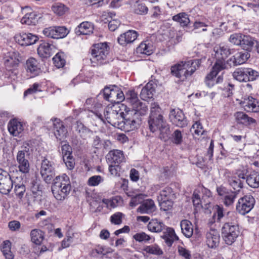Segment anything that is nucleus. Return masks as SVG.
Here are the masks:
<instances>
[{
    "label": "nucleus",
    "mask_w": 259,
    "mask_h": 259,
    "mask_svg": "<svg viewBox=\"0 0 259 259\" xmlns=\"http://www.w3.org/2000/svg\"><path fill=\"white\" fill-rule=\"evenodd\" d=\"M156 206L152 199H147L138 208L137 211L141 213L150 214L156 210Z\"/></svg>",
    "instance_id": "nucleus-30"
},
{
    "label": "nucleus",
    "mask_w": 259,
    "mask_h": 259,
    "mask_svg": "<svg viewBox=\"0 0 259 259\" xmlns=\"http://www.w3.org/2000/svg\"><path fill=\"white\" fill-rule=\"evenodd\" d=\"M191 131L197 136L202 135L204 132L203 126L199 121H196L193 124Z\"/></svg>",
    "instance_id": "nucleus-58"
},
{
    "label": "nucleus",
    "mask_w": 259,
    "mask_h": 259,
    "mask_svg": "<svg viewBox=\"0 0 259 259\" xmlns=\"http://www.w3.org/2000/svg\"><path fill=\"white\" fill-rule=\"evenodd\" d=\"M31 241L36 245H39L44 239V233L39 229H35L30 232Z\"/></svg>",
    "instance_id": "nucleus-40"
},
{
    "label": "nucleus",
    "mask_w": 259,
    "mask_h": 259,
    "mask_svg": "<svg viewBox=\"0 0 259 259\" xmlns=\"http://www.w3.org/2000/svg\"><path fill=\"white\" fill-rule=\"evenodd\" d=\"M165 225L157 219H152L148 223L147 228L151 232L160 233L165 230Z\"/></svg>",
    "instance_id": "nucleus-34"
},
{
    "label": "nucleus",
    "mask_w": 259,
    "mask_h": 259,
    "mask_svg": "<svg viewBox=\"0 0 259 259\" xmlns=\"http://www.w3.org/2000/svg\"><path fill=\"white\" fill-rule=\"evenodd\" d=\"M17 165L20 172L27 174L30 170L29 156L25 150L19 151L16 155Z\"/></svg>",
    "instance_id": "nucleus-13"
},
{
    "label": "nucleus",
    "mask_w": 259,
    "mask_h": 259,
    "mask_svg": "<svg viewBox=\"0 0 259 259\" xmlns=\"http://www.w3.org/2000/svg\"><path fill=\"white\" fill-rule=\"evenodd\" d=\"M155 89L153 86V84L148 82L142 89L140 93V97L143 100H147L152 98Z\"/></svg>",
    "instance_id": "nucleus-39"
},
{
    "label": "nucleus",
    "mask_w": 259,
    "mask_h": 259,
    "mask_svg": "<svg viewBox=\"0 0 259 259\" xmlns=\"http://www.w3.org/2000/svg\"><path fill=\"white\" fill-rule=\"evenodd\" d=\"M64 57V54L63 53H58L53 57L54 63L57 68H61L64 66L65 60Z\"/></svg>",
    "instance_id": "nucleus-49"
},
{
    "label": "nucleus",
    "mask_w": 259,
    "mask_h": 259,
    "mask_svg": "<svg viewBox=\"0 0 259 259\" xmlns=\"http://www.w3.org/2000/svg\"><path fill=\"white\" fill-rule=\"evenodd\" d=\"M145 195L143 194H138L132 198L130 203V206L134 207L143 201Z\"/></svg>",
    "instance_id": "nucleus-63"
},
{
    "label": "nucleus",
    "mask_w": 259,
    "mask_h": 259,
    "mask_svg": "<svg viewBox=\"0 0 259 259\" xmlns=\"http://www.w3.org/2000/svg\"><path fill=\"white\" fill-rule=\"evenodd\" d=\"M126 101L132 106V109L130 111L131 115H133L136 120L140 121L138 116L146 114L148 108L141 102L138 98V95L134 91H128L126 94Z\"/></svg>",
    "instance_id": "nucleus-6"
},
{
    "label": "nucleus",
    "mask_w": 259,
    "mask_h": 259,
    "mask_svg": "<svg viewBox=\"0 0 259 259\" xmlns=\"http://www.w3.org/2000/svg\"><path fill=\"white\" fill-rule=\"evenodd\" d=\"M52 10L57 15L61 16L65 14L68 8L63 4L56 3L52 6Z\"/></svg>",
    "instance_id": "nucleus-50"
},
{
    "label": "nucleus",
    "mask_w": 259,
    "mask_h": 259,
    "mask_svg": "<svg viewBox=\"0 0 259 259\" xmlns=\"http://www.w3.org/2000/svg\"><path fill=\"white\" fill-rule=\"evenodd\" d=\"M11 243L5 240L2 244L1 250L6 259H14V255L11 250Z\"/></svg>",
    "instance_id": "nucleus-45"
},
{
    "label": "nucleus",
    "mask_w": 259,
    "mask_h": 259,
    "mask_svg": "<svg viewBox=\"0 0 259 259\" xmlns=\"http://www.w3.org/2000/svg\"><path fill=\"white\" fill-rule=\"evenodd\" d=\"M133 238L139 242H148L151 239V237L144 232L136 233L133 236Z\"/></svg>",
    "instance_id": "nucleus-56"
},
{
    "label": "nucleus",
    "mask_w": 259,
    "mask_h": 259,
    "mask_svg": "<svg viewBox=\"0 0 259 259\" xmlns=\"http://www.w3.org/2000/svg\"><path fill=\"white\" fill-rule=\"evenodd\" d=\"M94 30L93 24L89 22H83L75 29L77 35H89L93 33Z\"/></svg>",
    "instance_id": "nucleus-33"
},
{
    "label": "nucleus",
    "mask_w": 259,
    "mask_h": 259,
    "mask_svg": "<svg viewBox=\"0 0 259 259\" xmlns=\"http://www.w3.org/2000/svg\"><path fill=\"white\" fill-rule=\"evenodd\" d=\"M69 31L63 26H50L44 29L42 33L47 37L60 39L65 37Z\"/></svg>",
    "instance_id": "nucleus-12"
},
{
    "label": "nucleus",
    "mask_w": 259,
    "mask_h": 259,
    "mask_svg": "<svg viewBox=\"0 0 259 259\" xmlns=\"http://www.w3.org/2000/svg\"><path fill=\"white\" fill-rule=\"evenodd\" d=\"M19 63L18 53L14 52H9L4 57V63L8 70L17 67Z\"/></svg>",
    "instance_id": "nucleus-23"
},
{
    "label": "nucleus",
    "mask_w": 259,
    "mask_h": 259,
    "mask_svg": "<svg viewBox=\"0 0 259 259\" xmlns=\"http://www.w3.org/2000/svg\"><path fill=\"white\" fill-rule=\"evenodd\" d=\"M54 46L45 41H41L38 48V54L41 57H48L52 54V49Z\"/></svg>",
    "instance_id": "nucleus-31"
},
{
    "label": "nucleus",
    "mask_w": 259,
    "mask_h": 259,
    "mask_svg": "<svg viewBox=\"0 0 259 259\" xmlns=\"http://www.w3.org/2000/svg\"><path fill=\"white\" fill-rule=\"evenodd\" d=\"M178 252L179 254L184 259L191 258V251L183 246H178Z\"/></svg>",
    "instance_id": "nucleus-61"
},
{
    "label": "nucleus",
    "mask_w": 259,
    "mask_h": 259,
    "mask_svg": "<svg viewBox=\"0 0 259 259\" xmlns=\"http://www.w3.org/2000/svg\"><path fill=\"white\" fill-rule=\"evenodd\" d=\"M14 178L6 170L0 169V193L7 194L10 192L13 188L12 181Z\"/></svg>",
    "instance_id": "nucleus-11"
},
{
    "label": "nucleus",
    "mask_w": 259,
    "mask_h": 259,
    "mask_svg": "<svg viewBox=\"0 0 259 259\" xmlns=\"http://www.w3.org/2000/svg\"><path fill=\"white\" fill-rule=\"evenodd\" d=\"M25 68L27 73L30 77H34L38 75L41 69L38 61L33 58H30L26 61Z\"/></svg>",
    "instance_id": "nucleus-20"
},
{
    "label": "nucleus",
    "mask_w": 259,
    "mask_h": 259,
    "mask_svg": "<svg viewBox=\"0 0 259 259\" xmlns=\"http://www.w3.org/2000/svg\"><path fill=\"white\" fill-rule=\"evenodd\" d=\"M172 141L177 145L181 144L183 142V136L180 131L177 130L172 134Z\"/></svg>",
    "instance_id": "nucleus-62"
},
{
    "label": "nucleus",
    "mask_w": 259,
    "mask_h": 259,
    "mask_svg": "<svg viewBox=\"0 0 259 259\" xmlns=\"http://www.w3.org/2000/svg\"><path fill=\"white\" fill-rule=\"evenodd\" d=\"M154 49L153 43L150 40H146L141 42L137 48L136 51L138 54L149 56L153 53Z\"/></svg>",
    "instance_id": "nucleus-29"
},
{
    "label": "nucleus",
    "mask_w": 259,
    "mask_h": 259,
    "mask_svg": "<svg viewBox=\"0 0 259 259\" xmlns=\"http://www.w3.org/2000/svg\"><path fill=\"white\" fill-rule=\"evenodd\" d=\"M70 179L66 174L57 176L54 180L52 191L54 197L59 201L65 199L71 190Z\"/></svg>",
    "instance_id": "nucleus-4"
},
{
    "label": "nucleus",
    "mask_w": 259,
    "mask_h": 259,
    "mask_svg": "<svg viewBox=\"0 0 259 259\" xmlns=\"http://www.w3.org/2000/svg\"><path fill=\"white\" fill-rule=\"evenodd\" d=\"M175 199H162L161 201H158L160 209L163 211H166L170 210L173 206L174 200Z\"/></svg>",
    "instance_id": "nucleus-53"
},
{
    "label": "nucleus",
    "mask_w": 259,
    "mask_h": 259,
    "mask_svg": "<svg viewBox=\"0 0 259 259\" xmlns=\"http://www.w3.org/2000/svg\"><path fill=\"white\" fill-rule=\"evenodd\" d=\"M51 120L53 122V132L56 138L60 141L65 139L67 135V130L62 121L57 118H52Z\"/></svg>",
    "instance_id": "nucleus-17"
},
{
    "label": "nucleus",
    "mask_w": 259,
    "mask_h": 259,
    "mask_svg": "<svg viewBox=\"0 0 259 259\" xmlns=\"http://www.w3.org/2000/svg\"><path fill=\"white\" fill-rule=\"evenodd\" d=\"M176 198V194L172 189L168 186L163 188L159 192L158 196V201H161L162 199H175Z\"/></svg>",
    "instance_id": "nucleus-38"
},
{
    "label": "nucleus",
    "mask_w": 259,
    "mask_h": 259,
    "mask_svg": "<svg viewBox=\"0 0 259 259\" xmlns=\"http://www.w3.org/2000/svg\"><path fill=\"white\" fill-rule=\"evenodd\" d=\"M63 158L65 159L72 156V148L68 144H65L62 146Z\"/></svg>",
    "instance_id": "nucleus-64"
},
{
    "label": "nucleus",
    "mask_w": 259,
    "mask_h": 259,
    "mask_svg": "<svg viewBox=\"0 0 259 259\" xmlns=\"http://www.w3.org/2000/svg\"><path fill=\"white\" fill-rule=\"evenodd\" d=\"M199 65L197 60L180 61L170 67V73L179 80L184 81L195 72Z\"/></svg>",
    "instance_id": "nucleus-2"
},
{
    "label": "nucleus",
    "mask_w": 259,
    "mask_h": 259,
    "mask_svg": "<svg viewBox=\"0 0 259 259\" xmlns=\"http://www.w3.org/2000/svg\"><path fill=\"white\" fill-rule=\"evenodd\" d=\"M138 36V32L135 30H129L123 33L118 37L117 41L121 46H125L134 42Z\"/></svg>",
    "instance_id": "nucleus-22"
},
{
    "label": "nucleus",
    "mask_w": 259,
    "mask_h": 259,
    "mask_svg": "<svg viewBox=\"0 0 259 259\" xmlns=\"http://www.w3.org/2000/svg\"><path fill=\"white\" fill-rule=\"evenodd\" d=\"M180 226L183 235L187 238L192 237L193 233V227L192 223L187 220H184L181 222Z\"/></svg>",
    "instance_id": "nucleus-37"
},
{
    "label": "nucleus",
    "mask_w": 259,
    "mask_h": 259,
    "mask_svg": "<svg viewBox=\"0 0 259 259\" xmlns=\"http://www.w3.org/2000/svg\"><path fill=\"white\" fill-rule=\"evenodd\" d=\"M143 251L146 253L158 256L163 253L162 249L156 244L145 246L143 248Z\"/></svg>",
    "instance_id": "nucleus-42"
},
{
    "label": "nucleus",
    "mask_w": 259,
    "mask_h": 259,
    "mask_svg": "<svg viewBox=\"0 0 259 259\" xmlns=\"http://www.w3.org/2000/svg\"><path fill=\"white\" fill-rule=\"evenodd\" d=\"M243 34L239 33H235L231 34L229 38L230 43L236 46H241Z\"/></svg>",
    "instance_id": "nucleus-55"
},
{
    "label": "nucleus",
    "mask_w": 259,
    "mask_h": 259,
    "mask_svg": "<svg viewBox=\"0 0 259 259\" xmlns=\"http://www.w3.org/2000/svg\"><path fill=\"white\" fill-rule=\"evenodd\" d=\"M233 78L239 82H247L246 67L236 68L232 73Z\"/></svg>",
    "instance_id": "nucleus-43"
},
{
    "label": "nucleus",
    "mask_w": 259,
    "mask_h": 259,
    "mask_svg": "<svg viewBox=\"0 0 259 259\" xmlns=\"http://www.w3.org/2000/svg\"><path fill=\"white\" fill-rule=\"evenodd\" d=\"M214 209L215 211L213 214L212 218L208 222V224L210 225L213 224L215 222H220L224 217L226 218L230 216V214H233L232 212H228L226 215H225L223 207L218 205L215 206Z\"/></svg>",
    "instance_id": "nucleus-32"
},
{
    "label": "nucleus",
    "mask_w": 259,
    "mask_h": 259,
    "mask_svg": "<svg viewBox=\"0 0 259 259\" xmlns=\"http://www.w3.org/2000/svg\"><path fill=\"white\" fill-rule=\"evenodd\" d=\"M13 182V187L14 186V191L17 196L22 198L25 192V186L21 177H16Z\"/></svg>",
    "instance_id": "nucleus-35"
},
{
    "label": "nucleus",
    "mask_w": 259,
    "mask_h": 259,
    "mask_svg": "<svg viewBox=\"0 0 259 259\" xmlns=\"http://www.w3.org/2000/svg\"><path fill=\"white\" fill-rule=\"evenodd\" d=\"M101 21L105 24H107L108 28L111 31H113V14L112 13L104 12L101 17Z\"/></svg>",
    "instance_id": "nucleus-48"
},
{
    "label": "nucleus",
    "mask_w": 259,
    "mask_h": 259,
    "mask_svg": "<svg viewBox=\"0 0 259 259\" xmlns=\"http://www.w3.org/2000/svg\"><path fill=\"white\" fill-rule=\"evenodd\" d=\"M42 91V83L40 82H35L29 89H28L24 93V96L26 97L28 95L33 94L38 92Z\"/></svg>",
    "instance_id": "nucleus-51"
},
{
    "label": "nucleus",
    "mask_w": 259,
    "mask_h": 259,
    "mask_svg": "<svg viewBox=\"0 0 259 259\" xmlns=\"http://www.w3.org/2000/svg\"><path fill=\"white\" fill-rule=\"evenodd\" d=\"M226 67V65L222 61H219L214 63L211 71L205 78V82L208 87L211 88L215 84L220 83L223 82V77L222 75H219L217 78H215V77L219 72L225 69Z\"/></svg>",
    "instance_id": "nucleus-8"
},
{
    "label": "nucleus",
    "mask_w": 259,
    "mask_h": 259,
    "mask_svg": "<svg viewBox=\"0 0 259 259\" xmlns=\"http://www.w3.org/2000/svg\"><path fill=\"white\" fill-rule=\"evenodd\" d=\"M224 176L229 185L236 191L242 188V180L238 179L236 176H233L229 170H225Z\"/></svg>",
    "instance_id": "nucleus-26"
},
{
    "label": "nucleus",
    "mask_w": 259,
    "mask_h": 259,
    "mask_svg": "<svg viewBox=\"0 0 259 259\" xmlns=\"http://www.w3.org/2000/svg\"><path fill=\"white\" fill-rule=\"evenodd\" d=\"M40 172L42 179L46 183H51L55 176L54 162L47 158H44L41 161Z\"/></svg>",
    "instance_id": "nucleus-9"
},
{
    "label": "nucleus",
    "mask_w": 259,
    "mask_h": 259,
    "mask_svg": "<svg viewBox=\"0 0 259 259\" xmlns=\"http://www.w3.org/2000/svg\"><path fill=\"white\" fill-rule=\"evenodd\" d=\"M165 230L161 237L164 240L166 244L168 246H171L175 241L179 239V237L176 234L173 228L166 227Z\"/></svg>",
    "instance_id": "nucleus-27"
},
{
    "label": "nucleus",
    "mask_w": 259,
    "mask_h": 259,
    "mask_svg": "<svg viewBox=\"0 0 259 259\" xmlns=\"http://www.w3.org/2000/svg\"><path fill=\"white\" fill-rule=\"evenodd\" d=\"M148 124L150 131L152 133L157 132L161 139L166 140L168 138L169 127L163 116L161 108L156 102H152L150 104Z\"/></svg>",
    "instance_id": "nucleus-1"
},
{
    "label": "nucleus",
    "mask_w": 259,
    "mask_h": 259,
    "mask_svg": "<svg viewBox=\"0 0 259 259\" xmlns=\"http://www.w3.org/2000/svg\"><path fill=\"white\" fill-rule=\"evenodd\" d=\"M236 191H230L224 197L223 202L226 206H229L233 204L235 198L237 197Z\"/></svg>",
    "instance_id": "nucleus-47"
},
{
    "label": "nucleus",
    "mask_w": 259,
    "mask_h": 259,
    "mask_svg": "<svg viewBox=\"0 0 259 259\" xmlns=\"http://www.w3.org/2000/svg\"><path fill=\"white\" fill-rule=\"evenodd\" d=\"M10 134L14 137H19L24 130V124L17 119H11L7 125Z\"/></svg>",
    "instance_id": "nucleus-18"
},
{
    "label": "nucleus",
    "mask_w": 259,
    "mask_h": 259,
    "mask_svg": "<svg viewBox=\"0 0 259 259\" xmlns=\"http://www.w3.org/2000/svg\"><path fill=\"white\" fill-rule=\"evenodd\" d=\"M109 46L107 42H101L94 45L91 48L90 58L93 66H100L108 62V56Z\"/></svg>",
    "instance_id": "nucleus-5"
},
{
    "label": "nucleus",
    "mask_w": 259,
    "mask_h": 259,
    "mask_svg": "<svg viewBox=\"0 0 259 259\" xmlns=\"http://www.w3.org/2000/svg\"><path fill=\"white\" fill-rule=\"evenodd\" d=\"M172 20L179 23L181 26L183 27L187 26L190 22L188 15L186 13H180L174 16Z\"/></svg>",
    "instance_id": "nucleus-46"
},
{
    "label": "nucleus",
    "mask_w": 259,
    "mask_h": 259,
    "mask_svg": "<svg viewBox=\"0 0 259 259\" xmlns=\"http://www.w3.org/2000/svg\"><path fill=\"white\" fill-rule=\"evenodd\" d=\"M22 13L24 14V16L21 20V22L23 24L35 25L40 18V16L37 12L33 11L29 7L23 8Z\"/></svg>",
    "instance_id": "nucleus-14"
},
{
    "label": "nucleus",
    "mask_w": 259,
    "mask_h": 259,
    "mask_svg": "<svg viewBox=\"0 0 259 259\" xmlns=\"http://www.w3.org/2000/svg\"><path fill=\"white\" fill-rule=\"evenodd\" d=\"M255 100H249L245 108L247 111L257 112H259V105L256 104Z\"/></svg>",
    "instance_id": "nucleus-60"
},
{
    "label": "nucleus",
    "mask_w": 259,
    "mask_h": 259,
    "mask_svg": "<svg viewBox=\"0 0 259 259\" xmlns=\"http://www.w3.org/2000/svg\"><path fill=\"white\" fill-rule=\"evenodd\" d=\"M92 254L93 256H102L107 258H111L113 256L112 249L111 248L98 245L93 250Z\"/></svg>",
    "instance_id": "nucleus-36"
},
{
    "label": "nucleus",
    "mask_w": 259,
    "mask_h": 259,
    "mask_svg": "<svg viewBox=\"0 0 259 259\" xmlns=\"http://www.w3.org/2000/svg\"><path fill=\"white\" fill-rule=\"evenodd\" d=\"M246 183L251 187L257 188L259 187V172H251L246 177Z\"/></svg>",
    "instance_id": "nucleus-41"
},
{
    "label": "nucleus",
    "mask_w": 259,
    "mask_h": 259,
    "mask_svg": "<svg viewBox=\"0 0 259 259\" xmlns=\"http://www.w3.org/2000/svg\"><path fill=\"white\" fill-rule=\"evenodd\" d=\"M255 200L251 195H245L239 199L236 210L240 214L244 215L252 209Z\"/></svg>",
    "instance_id": "nucleus-10"
},
{
    "label": "nucleus",
    "mask_w": 259,
    "mask_h": 259,
    "mask_svg": "<svg viewBox=\"0 0 259 259\" xmlns=\"http://www.w3.org/2000/svg\"><path fill=\"white\" fill-rule=\"evenodd\" d=\"M246 73L247 78V82L254 81L259 77V73L250 68H246Z\"/></svg>",
    "instance_id": "nucleus-54"
},
{
    "label": "nucleus",
    "mask_w": 259,
    "mask_h": 259,
    "mask_svg": "<svg viewBox=\"0 0 259 259\" xmlns=\"http://www.w3.org/2000/svg\"><path fill=\"white\" fill-rule=\"evenodd\" d=\"M130 110H127L126 106L123 104L120 103L115 102L114 101V112H115L116 117L118 120L114 121V127L122 131H128L127 126L130 125V127L135 126V124L138 122L136 118L133 116L132 118L128 117L127 119H125V113L131 114Z\"/></svg>",
    "instance_id": "nucleus-3"
},
{
    "label": "nucleus",
    "mask_w": 259,
    "mask_h": 259,
    "mask_svg": "<svg viewBox=\"0 0 259 259\" xmlns=\"http://www.w3.org/2000/svg\"><path fill=\"white\" fill-rule=\"evenodd\" d=\"M15 41L21 46H30L35 44L38 39V37L30 33H19L14 37Z\"/></svg>",
    "instance_id": "nucleus-16"
},
{
    "label": "nucleus",
    "mask_w": 259,
    "mask_h": 259,
    "mask_svg": "<svg viewBox=\"0 0 259 259\" xmlns=\"http://www.w3.org/2000/svg\"><path fill=\"white\" fill-rule=\"evenodd\" d=\"M221 233L225 243L228 245H231L235 241L239 235V228L233 222H226L222 228Z\"/></svg>",
    "instance_id": "nucleus-7"
},
{
    "label": "nucleus",
    "mask_w": 259,
    "mask_h": 259,
    "mask_svg": "<svg viewBox=\"0 0 259 259\" xmlns=\"http://www.w3.org/2000/svg\"><path fill=\"white\" fill-rule=\"evenodd\" d=\"M220 240V234L216 230H211L206 234V243L209 248H217L219 245Z\"/></svg>",
    "instance_id": "nucleus-25"
},
{
    "label": "nucleus",
    "mask_w": 259,
    "mask_h": 259,
    "mask_svg": "<svg viewBox=\"0 0 259 259\" xmlns=\"http://www.w3.org/2000/svg\"><path fill=\"white\" fill-rule=\"evenodd\" d=\"M84 3L88 6L96 5L97 7L107 4L109 0H83Z\"/></svg>",
    "instance_id": "nucleus-59"
},
{
    "label": "nucleus",
    "mask_w": 259,
    "mask_h": 259,
    "mask_svg": "<svg viewBox=\"0 0 259 259\" xmlns=\"http://www.w3.org/2000/svg\"><path fill=\"white\" fill-rule=\"evenodd\" d=\"M134 12L139 15H146L148 12V8L144 4H137L135 6Z\"/></svg>",
    "instance_id": "nucleus-57"
},
{
    "label": "nucleus",
    "mask_w": 259,
    "mask_h": 259,
    "mask_svg": "<svg viewBox=\"0 0 259 259\" xmlns=\"http://www.w3.org/2000/svg\"><path fill=\"white\" fill-rule=\"evenodd\" d=\"M104 181V178L99 175L91 177L88 180L87 184L89 186L96 187Z\"/></svg>",
    "instance_id": "nucleus-52"
},
{
    "label": "nucleus",
    "mask_w": 259,
    "mask_h": 259,
    "mask_svg": "<svg viewBox=\"0 0 259 259\" xmlns=\"http://www.w3.org/2000/svg\"><path fill=\"white\" fill-rule=\"evenodd\" d=\"M169 116L170 121L177 126L183 127L187 125V121L183 111L179 109L171 110Z\"/></svg>",
    "instance_id": "nucleus-15"
},
{
    "label": "nucleus",
    "mask_w": 259,
    "mask_h": 259,
    "mask_svg": "<svg viewBox=\"0 0 259 259\" xmlns=\"http://www.w3.org/2000/svg\"><path fill=\"white\" fill-rule=\"evenodd\" d=\"M256 40L254 38L249 36L243 35L242 38L241 47L247 51L251 50L253 46L256 43Z\"/></svg>",
    "instance_id": "nucleus-44"
},
{
    "label": "nucleus",
    "mask_w": 259,
    "mask_h": 259,
    "mask_svg": "<svg viewBox=\"0 0 259 259\" xmlns=\"http://www.w3.org/2000/svg\"><path fill=\"white\" fill-rule=\"evenodd\" d=\"M234 116L236 122L239 124L248 126L256 123L254 119L249 117L243 112H236L234 113Z\"/></svg>",
    "instance_id": "nucleus-28"
},
{
    "label": "nucleus",
    "mask_w": 259,
    "mask_h": 259,
    "mask_svg": "<svg viewBox=\"0 0 259 259\" xmlns=\"http://www.w3.org/2000/svg\"><path fill=\"white\" fill-rule=\"evenodd\" d=\"M250 55L248 52H240L236 53L227 60L230 65L236 66L243 64L249 58Z\"/></svg>",
    "instance_id": "nucleus-21"
},
{
    "label": "nucleus",
    "mask_w": 259,
    "mask_h": 259,
    "mask_svg": "<svg viewBox=\"0 0 259 259\" xmlns=\"http://www.w3.org/2000/svg\"><path fill=\"white\" fill-rule=\"evenodd\" d=\"M213 51L215 53V57L217 59L215 63L222 61L226 65L224 60L231 54V51L228 47L224 45L215 46L213 49Z\"/></svg>",
    "instance_id": "nucleus-24"
},
{
    "label": "nucleus",
    "mask_w": 259,
    "mask_h": 259,
    "mask_svg": "<svg viewBox=\"0 0 259 259\" xmlns=\"http://www.w3.org/2000/svg\"><path fill=\"white\" fill-rule=\"evenodd\" d=\"M80 234L77 232H73L68 231L65 237L61 242V246L63 248L69 247L71 245L78 244L80 241Z\"/></svg>",
    "instance_id": "nucleus-19"
}]
</instances>
